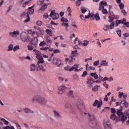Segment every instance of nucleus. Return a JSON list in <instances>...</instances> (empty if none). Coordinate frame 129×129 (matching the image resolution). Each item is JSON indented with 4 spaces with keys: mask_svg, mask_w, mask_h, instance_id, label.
I'll return each mask as SVG.
<instances>
[{
    "mask_svg": "<svg viewBox=\"0 0 129 129\" xmlns=\"http://www.w3.org/2000/svg\"><path fill=\"white\" fill-rule=\"evenodd\" d=\"M35 101L41 105H46L47 102L46 99L40 95H36L32 97V102H35Z\"/></svg>",
    "mask_w": 129,
    "mask_h": 129,
    "instance_id": "nucleus-1",
    "label": "nucleus"
},
{
    "mask_svg": "<svg viewBox=\"0 0 129 129\" xmlns=\"http://www.w3.org/2000/svg\"><path fill=\"white\" fill-rule=\"evenodd\" d=\"M120 105V109H117V111H116V113L118 115V116H119V117H121V121L122 122H124L125 121V120H126V119H127V116H124V115L123 114V113L121 111H122V105H121V104H119Z\"/></svg>",
    "mask_w": 129,
    "mask_h": 129,
    "instance_id": "nucleus-2",
    "label": "nucleus"
},
{
    "mask_svg": "<svg viewBox=\"0 0 129 129\" xmlns=\"http://www.w3.org/2000/svg\"><path fill=\"white\" fill-rule=\"evenodd\" d=\"M79 66V64H75L72 67L69 66H67L66 67L64 68V69L66 71H70V72L74 70L75 72H78L79 70H80V69H77Z\"/></svg>",
    "mask_w": 129,
    "mask_h": 129,
    "instance_id": "nucleus-3",
    "label": "nucleus"
},
{
    "mask_svg": "<svg viewBox=\"0 0 129 129\" xmlns=\"http://www.w3.org/2000/svg\"><path fill=\"white\" fill-rule=\"evenodd\" d=\"M20 37L23 42H27V41H30L31 40L30 36H29L28 33L26 32H22L20 34Z\"/></svg>",
    "mask_w": 129,
    "mask_h": 129,
    "instance_id": "nucleus-4",
    "label": "nucleus"
},
{
    "mask_svg": "<svg viewBox=\"0 0 129 129\" xmlns=\"http://www.w3.org/2000/svg\"><path fill=\"white\" fill-rule=\"evenodd\" d=\"M20 17L21 19H22L23 20H25L24 21V23H28V22H30V21H31V18H30V16L28 15L27 13H22Z\"/></svg>",
    "mask_w": 129,
    "mask_h": 129,
    "instance_id": "nucleus-5",
    "label": "nucleus"
},
{
    "mask_svg": "<svg viewBox=\"0 0 129 129\" xmlns=\"http://www.w3.org/2000/svg\"><path fill=\"white\" fill-rule=\"evenodd\" d=\"M49 17H51L52 20L55 21L56 20H58V18L60 17V15H59V14L55 13V10H52L50 12Z\"/></svg>",
    "mask_w": 129,
    "mask_h": 129,
    "instance_id": "nucleus-6",
    "label": "nucleus"
},
{
    "mask_svg": "<svg viewBox=\"0 0 129 129\" xmlns=\"http://www.w3.org/2000/svg\"><path fill=\"white\" fill-rule=\"evenodd\" d=\"M67 89V87L65 85H61L58 87V90L59 91L58 92V94L59 95H62V94H64V92H65V90Z\"/></svg>",
    "mask_w": 129,
    "mask_h": 129,
    "instance_id": "nucleus-7",
    "label": "nucleus"
},
{
    "mask_svg": "<svg viewBox=\"0 0 129 129\" xmlns=\"http://www.w3.org/2000/svg\"><path fill=\"white\" fill-rule=\"evenodd\" d=\"M52 63L54 65H56L57 67H61L63 64L61 62V59L57 58H53V60H52Z\"/></svg>",
    "mask_w": 129,
    "mask_h": 129,
    "instance_id": "nucleus-8",
    "label": "nucleus"
},
{
    "mask_svg": "<svg viewBox=\"0 0 129 129\" xmlns=\"http://www.w3.org/2000/svg\"><path fill=\"white\" fill-rule=\"evenodd\" d=\"M84 114L87 115L88 119L90 121L96 120L95 116H94V115L92 113H84Z\"/></svg>",
    "mask_w": 129,
    "mask_h": 129,
    "instance_id": "nucleus-9",
    "label": "nucleus"
},
{
    "mask_svg": "<svg viewBox=\"0 0 129 129\" xmlns=\"http://www.w3.org/2000/svg\"><path fill=\"white\" fill-rule=\"evenodd\" d=\"M111 112L112 115L110 116V118L112 120H117V117L115 116V113H116V111L115 110V108H112L111 109Z\"/></svg>",
    "mask_w": 129,
    "mask_h": 129,
    "instance_id": "nucleus-10",
    "label": "nucleus"
},
{
    "mask_svg": "<svg viewBox=\"0 0 129 129\" xmlns=\"http://www.w3.org/2000/svg\"><path fill=\"white\" fill-rule=\"evenodd\" d=\"M103 123L105 129H112L110 126V122L108 120L105 119Z\"/></svg>",
    "mask_w": 129,
    "mask_h": 129,
    "instance_id": "nucleus-11",
    "label": "nucleus"
},
{
    "mask_svg": "<svg viewBox=\"0 0 129 129\" xmlns=\"http://www.w3.org/2000/svg\"><path fill=\"white\" fill-rule=\"evenodd\" d=\"M123 101H121L120 102V104L122 105L123 104V105L125 106V107H128V102L126 101V97H127V95H123Z\"/></svg>",
    "mask_w": 129,
    "mask_h": 129,
    "instance_id": "nucleus-12",
    "label": "nucleus"
},
{
    "mask_svg": "<svg viewBox=\"0 0 129 129\" xmlns=\"http://www.w3.org/2000/svg\"><path fill=\"white\" fill-rule=\"evenodd\" d=\"M44 66H46L44 63H37L36 66L37 71H41L42 72H46V69H44Z\"/></svg>",
    "mask_w": 129,
    "mask_h": 129,
    "instance_id": "nucleus-13",
    "label": "nucleus"
},
{
    "mask_svg": "<svg viewBox=\"0 0 129 129\" xmlns=\"http://www.w3.org/2000/svg\"><path fill=\"white\" fill-rule=\"evenodd\" d=\"M66 107L67 108H69L70 109V111L72 112V113H73V114H75V108H74L72 105L71 104L69 103H66Z\"/></svg>",
    "mask_w": 129,
    "mask_h": 129,
    "instance_id": "nucleus-14",
    "label": "nucleus"
},
{
    "mask_svg": "<svg viewBox=\"0 0 129 129\" xmlns=\"http://www.w3.org/2000/svg\"><path fill=\"white\" fill-rule=\"evenodd\" d=\"M9 35L10 37H12L13 38H17L18 35H20V31L19 30H14L12 32H10Z\"/></svg>",
    "mask_w": 129,
    "mask_h": 129,
    "instance_id": "nucleus-15",
    "label": "nucleus"
},
{
    "mask_svg": "<svg viewBox=\"0 0 129 129\" xmlns=\"http://www.w3.org/2000/svg\"><path fill=\"white\" fill-rule=\"evenodd\" d=\"M114 22H113L111 23L110 25H106L105 26V28H104V30H105L106 32L107 31H108V29H110V30L113 29L114 28V25H115Z\"/></svg>",
    "mask_w": 129,
    "mask_h": 129,
    "instance_id": "nucleus-16",
    "label": "nucleus"
},
{
    "mask_svg": "<svg viewBox=\"0 0 129 129\" xmlns=\"http://www.w3.org/2000/svg\"><path fill=\"white\" fill-rule=\"evenodd\" d=\"M78 51L77 50L72 51L71 56H70V58H71V60H75V58L74 57H77L78 55V53H77Z\"/></svg>",
    "mask_w": 129,
    "mask_h": 129,
    "instance_id": "nucleus-17",
    "label": "nucleus"
},
{
    "mask_svg": "<svg viewBox=\"0 0 129 129\" xmlns=\"http://www.w3.org/2000/svg\"><path fill=\"white\" fill-rule=\"evenodd\" d=\"M30 44H31V45L27 46V48H28V50L32 51V50H33V49H34V48H37V43H34L33 42V41H31L30 42Z\"/></svg>",
    "mask_w": 129,
    "mask_h": 129,
    "instance_id": "nucleus-18",
    "label": "nucleus"
},
{
    "mask_svg": "<svg viewBox=\"0 0 129 129\" xmlns=\"http://www.w3.org/2000/svg\"><path fill=\"white\" fill-rule=\"evenodd\" d=\"M34 5L32 7H28V9H27V13L28 16H31V15H33L34 14Z\"/></svg>",
    "mask_w": 129,
    "mask_h": 129,
    "instance_id": "nucleus-19",
    "label": "nucleus"
},
{
    "mask_svg": "<svg viewBox=\"0 0 129 129\" xmlns=\"http://www.w3.org/2000/svg\"><path fill=\"white\" fill-rule=\"evenodd\" d=\"M90 127L93 128H95V127H97L98 126V124H97V121L96 120H93V121H91Z\"/></svg>",
    "mask_w": 129,
    "mask_h": 129,
    "instance_id": "nucleus-20",
    "label": "nucleus"
},
{
    "mask_svg": "<svg viewBox=\"0 0 129 129\" xmlns=\"http://www.w3.org/2000/svg\"><path fill=\"white\" fill-rule=\"evenodd\" d=\"M93 106H96L98 107V108H99L102 105V102H99L98 100H96L94 103L93 104Z\"/></svg>",
    "mask_w": 129,
    "mask_h": 129,
    "instance_id": "nucleus-21",
    "label": "nucleus"
},
{
    "mask_svg": "<svg viewBox=\"0 0 129 129\" xmlns=\"http://www.w3.org/2000/svg\"><path fill=\"white\" fill-rule=\"evenodd\" d=\"M23 110L25 113H26V114H28L29 113H32V114L34 113V111L31 110V109L29 108H23Z\"/></svg>",
    "mask_w": 129,
    "mask_h": 129,
    "instance_id": "nucleus-22",
    "label": "nucleus"
},
{
    "mask_svg": "<svg viewBox=\"0 0 129 129\" xmlns=\"http://www.w3.org/2000/svg\"><path fill=\"white\" fill-rule=\"evenodd\" d=\"M33 1V0H31ZM21 2V5H22L23 8H26V5H28L30 3V0H22Z\"/></svg>",
    "mask_w": 129,
    "mask_h": 129,
    "instance_id": "nucleus-23",
    "label": "nucleus"
},
{
    "mask_svg": "<svg viewBox=\"0 0 129 129\" xmlns=\"http://www.w3.org/2000/svg\"><path fill=\"white\" fill-rule=\"evenodd\" d=\"M53 112L54 115V117L56 118H61V117H62V116L60 114V112H59V111L53 110Z\"/></svg>",
    "mask_w": 129,
    "mask_h": 129,
    "instance_id": "nucleus-24",
    "label": "nucleus"
},
{
    "mask_svg": "<svg viewBox=\"0 0 129 129\" xmlns=\"http://www.w3.org/2000/svg\"><path fill=\"white\" fill-rule=\"evenodd\" d=\"M37 58L38 59V61H37V64H44V58H43V56H38V57H37Z\"/></svg>",
    "mask_w": 129,
    "mask_h": 129,
    "instance_id": "nucleus-25",
    "label": "nucleus"
},
{
    "mask_svg": "<svg viewBox=\"0 0 129 129\" xmlns=\"http://www.w3.org/2000/svg\"><path fill=\"white\" fill-rule=\"evenodd\" d=\"M92 81H93V79H92V78H89L87 79V83L89 85L90 87H92L93 86Z\"/></svg>",
    "mask_w": 129,
    "mask_h": 129,
    "instance_id": "nucleus-26",
    "label": "nucleus"
},
{
    "mask_svg": "<svg viewBox=\"0 0 129 129\" xmlns=\"http://www.w3.org/2000/svg\"><path fill=\"white\" fill-rule=\"evenodd\" d=\"M68 97L70 98H74V92L73 90H70L68 93Z\"/></svg>",
    "mask_w": 129,
    "mask_h": 129,
    "instance_id": "nucleus-27",
    "label": "nucleus"
},
{
    "mask_svg": "<svg viewBox=\"0 0 129 129\" xmlns=\"http://www.w3.org/2000/svg\"><path fill=\"white\" fill-rule=\"evenodd\" d=\"M36 71V65L34 64H31L30 65V71L32 72H34Z\"/></svg>",
    "mask_w": 129,
    "mask_h": 129,
    "instance_id": "nucleus-28",
    "label": "nucleus"
},
{
    "mask_svg": "<svg viewBox=\"0 0 129 129\" xmlns=\"http://www.w3.org/2000/svg\"><path fill=\"white\" fill-rule=\"evenodd\" d=\"M95 15L93 13H89V14L87 16H85V19H89V18H94Z\"/></svg>",
    "mask_w": 129,
    "mask_h": 129,
    "instance_id": "nucleus-29",
    "label": "nucleus"
},
{
    "mask_svg": "<svg viewBox=\"0 0 129 129\" xmlns=\"http://www.w3.org/2000/svg\"><path fill=\"white\" fill-rule=\"evenodd\" d=\"M77 107L79 110H80V111H81L82 109L84 108V105L83 104V103L80 104V105H78Z\"/></svg>",
    "mask_w": 129,
    "mask_h": 129,
    "instance_id": "nucleus-30",
    "label": "nucleus"
},
{
    "mask_svg": "<svg viewBox=\"0 0 129 129\" xmlns=\"http://www.w3.org/2000/svg\"><path fill=\"white\" fill-rule=\"evenodd\" d=\"M90 75L95 79H98V75L96 74V73H91Z\"/></svg>",
    "mask_w": 129,
    "mask_h": 129,
    "instance_id": "nucleus-31",
    "label": "nucleus"
},
{
    "mask_svg": "<svg viewBox=\"0 0 129 129\" xmlns=\"http://www.w3.org/2000/svg\"><path fill=\"white\" fill-rule=\"evenodd\" d=\"M108 64V62H106V60H102V63L99 66V67H101V66H108L107 65Z\"/></svg>",
    "mask_w": 129,
    "mask_h": 129,
    "instance_id": "nucleus-32",
    "label": "nucleus"
},
{
    "mask_svg": "<svg viewBox=\"0 0 129 129\" xmlns=\"http://www.w3.org/2000/svg\"><path fill=\"white\" fill-rule=\"evenodd\" d=\"M47 6H48V5L45 4L44 5L41 6V7L39 9V11H42L43 12H44V11L47 8Z\"/></svg>",
    "mask_w": 129,
    "mask_h": 129,
    "instance_id": "nucleus-33",
    "label": "nucleus"
},
{
    "mask_svg": "<svg viewBox=\"0 0 129 129\" xmlns=\"http://www.w3.org/2000/svg\"><path fill=\"white\" fill-rule=\"evenodd\" d=\"M96 21H99L100 17H99V14L96 13L94 17Z\"/></svg>",
    "mask_w": 129,
    "mask_h": 129,
    "instance_id": "nucleus-34",
    "label": "nucleus"
},
{
    "mask_svg": "<svg viewBox=\"0 0 129 129\" xmlns=\"http://www.w3.org/2000/svg\"><path fill=\"white\" fill-rule=\"evenodd\" d=\"M35 54L36 55V58L42 56V55H41V52H40V51H38V50L36 51Z\"/></svg>",
    "mask_w": 129,
    "mask_h": 129,
    "instance_id": "nucleus-35",
    "label": "nucleus"
},
{
    "mask_svg": "<svg viewBox=\"0 0 129 129\" xmlns=\"http://www.w3.org/2000/svg\"><path fill=\"white\" fill-rule=\"evenodd\" d=\"M45 32L47 34V35H49L50 37H52V31L51 30H50L49 29H46Z\"/></svg>",
    "mask_w": 129,
    "mask_h": 129,
    "instance_id": "nucleus-36",
    "label": "nucleus"
},
{
    "mask_svg": "<svg viewBox=\"0 0 129 129\" xmlns=\"http://www.w3.org/2000/svg\"><path fill=\"white\" fill-rule=\"evenodd\" d=\"M98 87H99V86L98 85L93 87L92 88L93 91H94L95 92H96V91H97V90H98Z\"/></svg>",
    "mask_w": 129,
    "mask_h": 129,
    "instance_id": "nucleus-37",
    "label": "nucleus"
},
{
    "mask_svg": "<svg viewBox=\"0 0 129 129\" xmlns=\"http://www.w3.org/2000/svg\"><path fill=\"white\" fill-rule=\"evenodd\" d=\"M82 103H83V101H82V100L79 99L76 103L77 105H79L80 104H82Z\"/></svg>",
    "mask_w": 129,
    "mask_h": 129,
    "instance_id": "nucleus-38",
    "label": "nucleus"
},
{
    "mask_svg": "<svg viewBox=\"0 0 129 129\" xmlns=\"http://www.w3.org/2000/svg\"><path fill=\"white\" fill-rule=\"evenodd\" d=\"M13 48H14V45H13V44H11L8 46V51H12Z\"/></svg>",
    "mask_w": 129,
    "mask_h": 129,
    "instance_id": "nucleus-39",
    "label": "nucleus"
},
{
    "mask_svg": "<svg viewBox=\"0 0 129 129\" xmlns=\"http://www.w3.org/2000/svg\"><path fill=\"white\" fill-rule=\"evenodd\" d=\"M4 129H16L14 126L8 125L4 127Z\"/></svg>",
    "mask_w": 129,
    "mask_h": 129,
    "instance_id": "nucleus-40",
    "label": "nucleus"
},
{
    "mask_svg": "<svg viewBox=\"0 0 129 129\" xmlns=\"http://www.w3.org/2000/svg\"><path fill=\"white\" fill-rule=\"evenodd\" d=\"M19 49H20V46L19 45L15 46L13 47V51H14V52H16V51H17V50H19Z\"/></svg>",
    "mask_w": 129,
    "mask_h": 129,
    "instance_id": "nucleus-41",
    "label": "nucleus"
},
{
    "mask_svg": "<svg viewBox=\"0 0 129 129\" xmlns=\"http://www.w3.org/2000/svg\"><path fill=\"white\" fill-rule=\"evenodd\" d=\"M61 22H64L65 23H68V19H66L64 17H62L60 19Z\"/></svg>",
    "mask_w": 129,
    "mask_h": 129,
    "instance_id": "nucleus-42",
    "label": "nucleus"
},
{
    "mask_svg": "<svg viewBox=\"0 0 129 129\" xmlns=\"http://www.w3.org/2000/svg\"><path fill=\"white\" fill-rule=\"evenodd\" d=\"M119 7L120 8V9L123 10V9L124 8V5L123 4V3H120V4L119 5Z\"/></svg>",
    "mask_w": 129,
    "mask_h": 129,
    "instance_id": "nucleus-43",
    "label": "nucleus"
},
{
    "mask_svg": "<svg viewBox=\"0 0 129 129\" xmlns=\"http://www.w3.org/2000/svg\"><path fill=\"white\" fill-rule=\"evenodd\" d=\"M89 44V41L88 40H84V43L83 44V46H87Z\"/></svg>",
    "mask_w": 129,
    "mask_h": 129,
    "instance_id": "nucleus-44",
    "label": "nucleus"
},
{
    "mask_svg": "<svg viewBox=\"0 0 129 129\" xmlns=\"http://www.w3.org/2000/svg\"><path fill=\"white\" fill-rule=\"evenodd\" d=\"M102 13L104 14V15H107L108 14V12H107V10L106 9H104L102 10Z\"/></svg>",
    "mask_w": 129,
    "mask_h": 129,
    "instance_id": "nucleus-45",
    "label": "nucleus"
},
{
    "mask_svg": "<svg viewBox=\"0 0 129 129\" xmlns=\"http://www.w3.org/2000/svg\"><path fill=\"white\" fill-rule=\"evenodd\" d=\"M113 20H114V18H113V17H111V16H109V20L108 22L109 23H112Z\"/></svg>",
    "mask_w": 129,
    "mask_h": 129,
    "instance_id": "nucleus-46",
    "label": "nucleus"
},
{
    "mask_svg": "<svg viewBox=\"0 0 129 129\" xmlns=\"http://www.w3.org/2000/svg\"><path fill=\"white\" fill-rule=\"evenodd\" d=\"M2 121H3V122H5V124H9V121H7L6 119L5 118H2L1 119Z\"/></svg>",
    "mask_w": 129,
    "mask_h": 129,
    "instance_id": "nucleus-47",
    "label": "nucleus"
},
{
    "mask_svg": "<svg viewBox=\"0 0 129 129\" xmlns=\"http://www.w3.org/2000/svg\"><path fill=\"white\" fill-rule=\"evenodd\" d=\"M104 9V6H102L101 4L100 3V6H99V11H102Z\"/></svg>",
    "mask_w": 129,
    "mask_h": 129,
    "instance_id": "nucleus-48",
    "label": "nucleus"
},
{
    "mask_svg": "<svg viewBox=\"0 0 129 129\" xmlns=\"http://www.w3.org/2000/svg\"><path fill=\"white\" fill-rule=\"evenodd\" d=\"M45 45H46V43L44 42V41H41V42H40V43L39 44V46L40 47H44V46H45Z\"/></svg>",
    "mask_w": 129,
    "mask_h": 129,
    "instance_id": "nucleus-49",
    "label": "nucleus"
},
{
    "mask_svg": "<svg viewBox=\"0 0 129 129\" xmlns=\"http://www.w3.org/2000/svg\"><path fill=\"white\" fill-rule=\"evenodd\" d=\"M38 29H39V32H40V34L41 35H44V34H45V31H44L43 30L41 29V28H40V27H38Z\"/></svg>",
    "mask_w": 129,
    "mask_h": 129,
    "instance_id": "nucleus-50",
    "label": "nucleus"
},
{
    "mask_svg": "<svg viewBox=\"0 0 129 129\" xmlns=\"http://www.w3.org/2000/svg\"><path fill=\"white\" fill-rule=\"evenodd\" d=\"M117 34L118 35L119 37H121V30H119L118 31H116Z\"/></svg>",
    "mask_w": 129,
    "mask_h": 129,
    "instance_id": "nucleus-51",
    "label": "nucleus"
},
{
    "mask_svg": "<svg viewBox=\"0 0 129 129\" xmlns=\"http://www.w3.org/2000/svg\"><path fill=\"white\" fill-rule=\"evenodd\" d=\"M43 23L41 22V21H38L37 22H36V24L37 25V26H42Z\"/></svg>",
    "mask_w": 129,
    "mask_h": 129,
    "instance_id": "nucleus-52",
    "label": "nucleus"
},
{
    "mask_svg": "<svg viewBox=\"0 0 129 129\" xmlns=\"http://www.w3.org/2000/svg\"><path fill=\"white\" fill-rule=\"evenodd\" d=\"M101 5H102V6H107V3H106V2L105 1H102L100 3Z\"/></svg>",
    "mask_w": 129,
    "mask_h": 129,
    "instance_id": "nucleus-53",
    "label": "nucleus"
},
{
    "mask_svg": "<svg viewBox=\"0 0 129 129\" xmlns=\"http://www.w3.org/2000/svg\"><path fill=\"white\" fill-rule=\"evenodd\" d=\"M121 13L123 14L124 16H126V11L124 9H121Z\"/></svg>",
    "mask_w": 129,
    "mask_h": 129,
    "instance_id": "nucleus-54",
    "label": "nucleus"
},
{
    "mask_svg": "<svg viewBox=\"0 0 129 129\" xmlns=\"http://www.w3.org/2000/svg\"><path fill=\"white\" fill-rule=\"evenodd\" d=\"M123 35L124 37V39H126V38H127V37H129V33H125L123 34Z\"/></svg>",
    "mask_w": 129,
    "mask_h": 129,
    "instance_id": "nucleus-55",
    "label": "nucleus"
},
{
    "mask_svg": "<svg viewBox=\"0 0 129 129\" xmlns=\"http://www.w3.org/2000/svg\"><path fill=\"white\" fill-rule=\"evenodd\" d=\"M87 74H88L87 71H84L83 72V75H82V77H85L86 75H87Z\"/></svg>",
    "mask_w": 129,
    "mask_h": 129,
    "instance_id": "nucleus-56",
    "label": "nucleus"
},
{
    "mask_svg": "<svg viewBox=\"0 0 129 129\" xmlns=\"http://www.w3.org/2000/svg\"><path fill=\"white\" fill-rule=\"evenodd\" d=\"M87 70H95V68L93 67H89Z\"/></svg>",
    "mask_w": 129,
    "mask_h": 129,
    "instance_id": "nucleus-57",
    "label": "nucleus"
},
{
    "mask_svg": "<svg viewBox=\"0 0 129 129\" xmlns=\"http://www.w3.org/2000/svg\"><path fill=\"white\" fill-rule=\"evenodd\" d=\"M98 64H99V60L94 61L93 65H94V66H97V65H98Z\"/></svg>",
    "mask_w": 129,
    "mask_h": 129,
    "instance_id": "nucleus-58",
    "label": "nucleus"
},
{
    "mask_svg": "<svg viewBox=\"0 0 129 129\" xmlns=\"http://www.w3.org/2000/svg\"><path fill=\"white\" fill-rule=\"evenodd\" d=\"M122 25H125V24H126V19L125 18L123 19L122 21Z\"/></svg>",
    "mask_w": 129,
    "mask_h": 129,
    "instance_id": "nucleus-59",
    "label": "nucleus"
},
{
    "mask_svg": "<svg viewBox=\"0 0 129 129\" xmlns=\"http://www.w3.org/2000/svg\"><path fill=\"white\" fill-rule=\"evenodd\" d=\"M49 49L48 47H41L40 48V50H43L44 51H47Z\"/></svg>",
    "mask_w": 129,
    "mask_h": 129,
    "instance_id": "nucleus-60",
    "label": "nucleus"
},
{
    "mask_svg": "<svg viewBox=\"0 0 129 129\" xmlns=\"http://www.w3.org/2000/svg\"><path fill=\"white\" fill-rule=\"evenodd\" d=\"M43 18L44 19H47V18H49V15H48V13H45L43 15Z\"/></svg>",
    "mask_w": 129,
    "mask_h": 129,
    "instance_id": "nucleus-61",
    "label": "nucleus"
},
{
    "mask_svg": "<svg viewBox=\"0 0 129 129\" xmlns=\"http://www.w3.org/2000/svg\"><path fill=\"white\" fill-rule=\"evenodd\" d=\"M80 5H81V2L80 1H77L76 2V6L77 7H79V6H80Z\"/></svg>",
    "mask_w": 129,
    "mask_h": 129,
    "instance_id": "nucleus-62",
    "label": "nucleus"
},
{
    "mask_svg": "<svg viewBox=\"0 0 129 129\" xmlns=\"http://www.w3.org/2000/svg\"><path fill=\"white\" fill-rule=\"evenodd\" d=\"M71 26H72V27H74V29H77V26H76V24H74V23H72Z\"/></svg>",
    "mask_w": 129,
    "mask_h": 129,
    "instance_id": "nucleus-63",
    "label": "nucleus"
},
{
    "mask_svg": "<svg viewBox=\"0 0 129 129\" xmlns=\"http://www.w3.org/2000/svg\"><path fill=\"white\" fill-rule=\"evenodd\" d=\"M53 52L54 54H56V53H60V50H59V49H55L53 50Z\"/></svg>",
    "mask_w": 129,
    "mask_h": 129,
    "instance_id": "nucleus-64",
    "label": "nucleus"
}]
</instances>
